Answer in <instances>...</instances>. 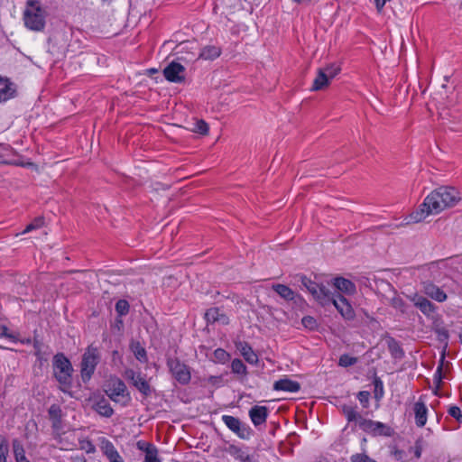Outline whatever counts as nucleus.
Instances as JSON below:
<instances>
[{"instance_id": "54", "label": "nucleus", "mask_w": 462, "mask_h": 462, "mask_svg": "<svg viewBox=\"0 0 462 462\" xmlns=\"http://www.w3.org/2000/svg\"><path fill=\"white\" fill-rule=\"evenodd\" d=\"M392 305L395 309L402 310V308L404 306V302H403V300L401 298H393V301H392Z\"/></svg>"}, {"instance_id": "29", "label": "nucleus", "mask_w": 462, "mask_h": 462, "mask_svg": "<svg viewBox=\"0 0 462 462\" xmlns=\"http://www.w3.org/2000/svg\"><path fill=\"white\" fill-rule=\"evenodd\" d=\"M12 445H13V451H14V455L16 462L20 461L22 459L27 458L25 457V451H24L23 446L19 439H14Z\"/></svg>"}, {"instance_id": "48", "label": "nucleus", "mask_w": 462, "mask_h": 462, "mask_svg": "<svg viewBox=\"0 0 462 462\" xmlns=\"http://www.w3.org/2000/svg\"><path fill=\"white\" fill-rule=\"evenodd\" d=\"M369 396H370V393L366 391H362V392H359L358 393V395H357V398L359 400V402L365 406L366 407L367 403H368V401H369Z\"/></svg>"}, {"instance_id": "17", "label": "nucleus", "mask_w": 462, "mask_h": 462, "mask_svg": "<svg viewBox=\"0 0 462 462\" xmlns=\"http://www.w3.org/2000/svg\"><path fill=\"white\" fill-rule=\"evenodd\" d=\"M205 319L207 322L209 323L219 322L223 325H226L229 322L228 317L218 308L208 309L205 313Z\"/></svg>"}, {"instance_id": "28", "label": "nucleus", "mask_w": 462, "mask_h": 462, "mask_svg": "<svg viewBox=\"0 0 462 462\" xmlns=\"http://www.w3.org/2000/svg\"><path fill=\"white\" fill-rule=\"evenodd\" d=\"M374 431H373V435L374 436H386L390 437L392 435V429L387 426L386 424L380 422V421H374Z\"/></svg>"}, {"instance_id": "5", "label": "nucleus", "mask_w": 462, "mask_h": 462, "mask_svg": "<svg viewBox=\"0 0 462 462\" xmlns=\"http://www.w3.org/2000/svg\"><path fill=\"white\" fill-rule=\"evenodd\" d=\"M106 395L115 402L126 406L131 401L125 383L119 378H110L105 390Z\"/></svg>"}, {"instance_id": "19", "label": "nucleus", "mask_w": 462, "mask_h": 462, "mask_svg": "<svg viewBox=\"0 0 462 462\" xmlns=\"http://www.w3.org/2000/svg\"><path fill=\"white\" fill-rule=\"evenodd\" d=\"M333 284L338 291L337 292L341 291L343 293L352 295L356 291L355 283L343 277L335 278Z\"/></svg>"}, {"instance_id": "16", "label": "nucleus", "mask_w": 462, "mask_h": 462, "mask_svg": "<svg viewBox=\"0 0 462 462\" xmlns=\"http://www.w3.org/2000/svg\"><path fill=\"white\" fill-rule=\"evenodd\" d=\"M273 389L276 391L297 393L300 389V385L298 382L285 377L276 381L273 383Z\"/></svg>"}, {"instance_id": "51", "label": "nucleus", "mask_w": 462, "mask_h": 462, "mask_svg": "<svg viewBox=\"0 0 462 462\" xmlns=\"http://www.w3.org/2000/svg\"><path fill=\"white\" fill-rule=\"evenodd\" d=\"M107 459L110 462H125L123 457L120 456L118 451L115 452L113 455L109 456Z\"/></svg>"}, {"instance_id": "39", "label": "nucleus", "mask_w": 462, "mask_h": 462, "mask_svg": "<svg viewBox=\"0 0 462 462\" xmlns=\"http://www.w3.org/2000/svg\"><path fill=\"white\" fill-rule=\"evenodd\" d=\"M44 225V220L42 217H36L32 223L26 226L22 234L29 233L32 230L39 229L42 227Z\"/></svg>"}, {"instance_id": "10", "label": "nucleus", "mask_w": 462, "mask_h": 462, "mask_svg": "<svg viewBox=\"0 0 462 462\" xmlns=\"http://www.w3.org/2000/svg\"><path fill=\"white\" fill-rule=\"evenodd\" d=\"M329 298V304H333L344 319L352 320L355 318L351 304L339 292H331Z\"/></svg>"}, {"instance_id": "34", "label": "nucleus", "mask_w": 462, "mask_h": 462, "mask_svg": "<svg viewBox=\"0 0 462 462\" xmlns=\"http://www.w3.org/2000/svg\"><path fill=\"white\" fill-rule=\"evenodd\" d=\"M214 361L225 364L230 358V355L223 348H217L213 354Z\"/></svg>"}, {"instance_id": "35", "label": "nucleus", "mask_w": 462, "mask_h": 462, "mask_svg": "<svg viewBox=\"0 0 462 462\" xmlns=\"http://www.w3.org/2000/svg\"><path fill=\"white\" fill-rule=\"evenodd\" d=\"M9 447L6 439L0 436V462H7Z\"/></svg>"}, {"instance_id": "2", "label": "nucleus", "mask_w": 462, "mask_h": 462, "mask_svg": "<svg viewBox=\"0 0 462 462\" xmlns=\"http://www.w3.org/2000/svg\"><path fill=\"white\" fill-rule=\"evenodd\" d=\"M46 11L42 7L37 0H29L26 2L23 13V20L27 29L34 32H42L45 28Z\"/></svg>"}, {"instance_id": "4", "label": "nucleus", "mask_w": 462, "mask_h": 462, "mask_svg": "<svg viewBox=\"0 0 462 462\" xmlns=\"http://www.w3.org/2000/svg\"><path fill=\"white\" fill-rule=\"evenodd\" d=\"M99 361L100 354L97 347L88 346L82 356L80 364V374L84 382L90 380Z\"/></svg>"}, {"instance_id": "12", "label": "nucleus", "mask_w": 462, "mask_h": 462, "mask_svg": "<svg viewBox=\"0 0 462 462\" xmlns=\"http://www.w3.org/2000/svg\"><path fill=\"white\" fill-rule=\"evenodd\" d=\"M163 75L168 81L180 83L185 79V68L180 63L172 61L164 68Z\"/></svg>"}, {"instance_id": "9", "label": "nucleus", "mask_w": 462, "mask_h": 462, "mask_svg": "<svg viewBox=\"0 0 462 462\" xmlns=\"http://www.w3.org/2000/svg\"><path fill=\"white\" fill-rule=\"evenodd\" d=\"M339 70L340 69L334 65L319 69L318 75L313 81L311 90L317 91L327 87L329 84L330 79L335 78Z\"/></svg>"}, {"instance_id": "33", "label": "nucleus", "mask_w": 462, "mask_h": 462, "mask_svg": "<svg viewBox=\"0 0 462 462\" xmlns=\"http://www.w3.org/2000/svg\"><path fill=\"white\" fill-rule=\"evenodd\" d=\"M49 415L51 420L53 421V424L56 425L57 423L60 422L61 419V409L59 405L52 404L49 408Z\"/></svg>"}, {"instance_id": "45", "label": "nucleus", "mask_w": 462, "mask_h": 462, "mask_svg": "<svg viewBox=\"0 0 462 462\" xmlns=\"http://www.w3.org/2000/svg\"><path fill=\"white\" fill-rule=\"evenodd\" d=\"M435 333L437 335L438 340L440 341L441 343H444L447 346L448 339V331L445 328L439 327L435 328Z\"/></svg>"}, {"instance_id": "24", "label": "nucleus", "mask_w": 462, "mask_h": 462, "mask_svg": "<svg viewBox=\"0 0 462 462\" xmlns=\"http://www.w3.org/2000/svg\"><path fill=\"white\" fill-rule=\"evenodd\" d=\"M94 409L98 414L106 418H110L114 413L113 408L111 407L109 402L104 398L98 400L95 403Z\"/></svg>"}, {"instance_id": "41", "label": "nucleus", "mask_w": 462, "mask_h": 462, "mask_svg": "<svg viewBox=\"0 0 462 462\" xmlns=\"http://www.w3.org/2000/svg\"><path fill=\"white\" fill-rule=\"evenodd\" d=\"M301 324L304 328L310 330H315L318 328V322L315 318L311 316H305L301 319Z\"/></svg>"}, {"instance_id": "40", "label": "nucleus", "mask_w": 462, "mask_h": 462, "mask_svg": "<svg viewBox=\"0 0 462 462\" xmlns=\"http://www.w3.org/2000/svg\"><path fill=\"white\" fill-rule=\"evenodd\" d=\"M145 462H162L158 457V449L154 446L151 449H148L144 457Z\"/></svg>"}, {"instance_id": "44", "label": "nucleus", "mask_w": 462, "mask_h": 462, "mask_svg": "<svg viewBox=\"0 0 462 462\" xmlns=\"http://www.w3.org/2000/svg\"><path fill=\"white\" fill-rule=\"evenodd\" d=\"M374 397L376 399H381L383 395V383L382 380L378 377H375L374 380Z\"/></svg>"}, {"instance_id": "22", "label": "nucleus", "mask_w": 462, "mask_h": 462, "mask_svg": "<svg viewBox=\"0 0 462 462\" xmlns=\"http://www.w3.org/2000/svg\"><path fill=\"white\" fill-rule=\"evenodd\" d=\"M228 453L240 462H255L251 455L236 445H230L227 448Z\"/></svg>"}, {"instance_id": "50", "label": "nucleus", "mask_w": 462, "mask_h": 462, "mask_svg": "<svg viewBox=\"0 0 462 462\" xmlns=\"http://www.w3.org/2000/svg\"><path fill=\"white\" fill-rule=\"evenodd\" d=\"M413 449H414V455L417 458H420L421 457V453H422V440L421 439H418L416 442H415V445L413 447Z\"/></svg>"}, {"instance_id": "3", "label": "nucleus", "mask_w": 462, "mask_h": 462, "mask_svg": "<svg viewBox=\"0 0 462 462\" xmlns=\"http://www.w3.org/2000/svg\"><path fill=\"white\" fill-rule=\"evenodd\" d=\"M53 374L60 383V389L67 393L71 387L73 368L70 361L63 355L57 354L52 361Z\"/></svg>"}, {"instance_id": "18", "label": "nucleus", "mask_w": 462, "mask_h": 462, "mask_svg": "<svg viewBox=\"0 0 462 462\" xmlns=\"http://www.w3.org/2000/svg\"><path fill=\"white\" fill-rule=\"evenodd\" d=\"M415 423L418 427H423L427 422L428 409L423 402H417L413 405Z\"/></svg>"}, {"instance_id": "38", "label": "nucleus", "mask_w": 462, "mask_h": 462, "mask_svg": "<svg viewBox=\"0 0 462 462\" xmlns=\"http://www.w3.org/2000/svg\"><path fill=\"white\" fill-rule=\"evenodd\" d=\"M374 420L365 419L364 417H362L361 420L358 423L359 428L369 434H373V431H374Z\"/></svg>"}, {"instance_id": "53", "label": "nucleus", "mask_w": 462, "mask_h": 462, "mask_svg": "<svg viewBox=\"0 0 462 462\" xmlns=\"http://www.w3.org/2000/svg\"><path fill=\"white\" fill-rule=\"evenodd\" d=\"M441 379H442V364H440L437 367V370L434 374V380H436L438 382V383H440Z\"/></svg>"}, {"instance_id": "11", "label": "nucleus", "mask_w": 462, "mask_h": 462, "mask_svg": "<svg viewBox=\"0 0 462 462\" xmlns=\"http://www.w3.org/2000/svg\"><path fill=\"white\" fill-rule=\"evenodd\" d=\"M124 376L129 380L132 384L145 397L151 395L152 387L148 381L142 375L141 373H137L133 369H126Z\"/></svg>"}, {"instance_id": "58", "label": "nucleus", "mask_w": 462, "mask_h": 462, "mask_svg": "<svg viewBox=\"0 0 462 462\" xmlns=\"http://www.w3.org/2000/svg\"><path fill=\"white\" fill-rule=\"evenodd\" d=\"M459 339H460V342L462 344V333H460V335H459Z\"/></svg>"}, {"instance_id": "43", "label": "nucleus", "mask_w": 462, "mask_h": 462, "mask_svg": "<svg viewBox=\"0 0 462 462\" xmlns=\"http://www.w3.org/2000/svg\"><path fill=\"white\" fill-rule=\"evenodd\" d=\"M116 311L120 315H126L129 311V304L125 300H119L116 303Z\"/></svg>"}, {"instance_id": "15", "label": "nucleus", "mask_w": 462, "mask_h": 462, "mask_svg": "<svg viewBox=\"0 0 462 462\" xmlns=\"http://www.w3.org/2000/svg\"><path fill=\"white\" fill-rule=\"evenodd\" d=\"M423 292L438 302H444L447 300V294L432 282L423 284Z\"/></svg>"}, {"instance_id": "49", "label": "nucleus", "mask_w": 462, "mask_h": 462, "mask_svg": "<svg viewBox=\"0 0 462 462\" xmlns=\"http://www.w3.org/2000/svg\"><path fill=\"white\" fill-rule=\"evenodd\" d=\"M2 149H3V147L0 146V150H2ZM0 163L21 165V166H23V167L29 166V165H32V162L23 163V162H18V161L11 162V161L4 159L2 156H0Z\"/></svg>"}, {"instance_id": "27", "label": "nucleus", "mask_w": 462, "mask_h": 462, "mask_svg": "<svg viewBox=\"0 0 462 462\" xmlns=\"http://www.w3.org/2000/svg\"><path fill=\"white\" fill-rule=\"evenodd\" d=\"M343 413L348 422H355L358 425L362 419V415L356 411V407L345 405L343 407Z\"/></svg>"}, {"instance_id": "1", "label": "nucleus", "mask_w": 462, "mask_h": 462, "mask_svg": "<svg viewBox=\"0 0 462 462\" xmlns=\"http://www.w3.org/2000/svg\"><path fill=\"white\" fill-rule=\"evenodd\" d=\"M460 199L459 192L453 187L442 186L431 191L420 208L409 216L407 223H419L430 214H439L453 207Z\"/></svg>"}, {"instance_id": "32", "label": "nucleus", "mask_w": 462, "mask_h": 462, "mask_svg": "<svg viewBox=\"0 0 462 462\" xmlns=\"http://www.w3.org/2000/svg\"><path fill=\"white\" fill-rule=\"evenodd\" d=\"M389 350L394 358L401 359L404 356L402 347L394 339H391L389 342Z\"/></svg>"}, {"instance_id": "37", "label": "nucleus", "mask_w": 462, "mask_h": 462, "mask_svg": "<svg viewBox=\"0 0 462 462\" xmlns=\"http://www.w3.org/2000/svg\"><path fill=\"white\" fill-rule=\"evenodd\" d=\"M374 420L365 419L364 417H362L361 420L358 423L359 428L369 434H373V431H374Z\"/></svg>"}, {"instance_id": "13", "label": "nucleus", "mask_w": 462, "mask_h": 462, "mask_svg": "<svg viewBox=\"0 0 462 462\" xmlns=\"http://www.w3.org/2000/svg\"><path fill=\"white\" fill-rule=\"evenodd\" d=\"M410 300L415 307L420 309V310L428 317L432 315L436 310L435 305L421 295L415 293L410 297Z\"/></svg>"}, {"instance_id": "47", "label": "nucleus", "mask_w": 462, "mask_h": 462, "mask_svg": "<svg viewBox=\"0 0 462 462\" xmlns=\"http://www.w3.org/2000/svg\"><path fill=\"white\" fill-rule=\"evenodd\" d=\"M136 447L139 450H142L143 451L144 453L147 452L148 449H151L152 447H154L153 444L152 443H149V442H146V441H143V440H139L137 443H136Z\"/></svg>"}, {"instance_id": "52", "label": "nucleus", "mask_w": 462, "mask_h": 462, "mask_svg": "<svg viewBox=\"0 0 462 462\" xmlns=\"http://www.w3.org/2000/svg\"><path fill=\"white\" fill-rule=\"evenodd\" d=\"M0 337H5L8 338H13L14 337L8 333V328L6 326L0 324Z\"/></svg>"}, {"instance_id": "46", "label": "nucleus", "mask_w": 462, "mask_h": 462, "mask_svg": "<svg viewBox=\"0 0 462 462\" xmlns=\"http://www.w3.org/2000/svg\"><path fill=\"white\" fill-rule=\"evenodd\" d=\"M448 414L455 418L458 422H462V412L457 406H451L448 411Z\"/></svg>"}, {"instance_id": "56", "label": "nucleus", "mask_w": 462, "mask_h": 462, "mask_svg": "<svg viewBox=\"0 0 462 462\" xmlns=\"http://www.w3.org/2000/svg\"><path fill=\"white\" fill-rule=\"evenodd\" d=\"M208 382L212 384H216L221 382V376H209Z\"/></svg>"}, {"instance_id": "57", "label": "nucleus", "mask_w": 462, "mask_h": 462, "mask_svg": "<svg viewBox=\"0 0 462 462\" xmlns=\"http://www.w3.org/2000/svg\"><path fill=\"white\" fill-rule=\"evenodd\" d=\"M17 462H30V461L27 458H25V459H22V460L17 461Z\"/></svg>"}, {"instance_id": "30", "label": "nucleus", "mask_w": 462, "mask_h": 462, "mask_svg": "<svg viewBox=\"0 0 462 462\" xmlns=\"http://www.w3.org/2000/svg\"><path fill=\"white\" fill-rule=\"evenodd\" d=\"M100 448L106 457L117 451L114 444L106 438L100 439Z\"/></svg>"}, {"instance_id": "36", "label": "nucleus", "mask_w": 462, "mask_h": 462, "mask_svg": "<svg viewBox=\"0 0 462 462\" xmlns=\"http://www.w3.org/2000/svg\"><path fill=\"white\" fill-rule=\"evenodd\" d=\"M357 363V358L351 356L347 354H344L339 357L338 365L342 367H348Z\"/></svg>"}, {"instance_id": "26", "label": "nucleus", "mask_w": 462, "mask_h": 462, "mask_svg": "<svg viewBox=\"0 0 462 462\" xmlns=\"http://www.w3.org/2000/svg\"><path fill=\"white\" fill-rule=\"evenodd\" d=\"M130 348L138 361L141 363H146L148 361L146 350L139 342H132Z\"/></svg>"}, {"instance_id": "25", "label": "nucleus", "mask_w": 462, "mask_h": 462, "mask_svg": "<svg viewBox=\"0 0 462 462\" xmlns=\"http://www.w3.org/2000/svg\"><path fill=\"white\" fill-rule=\"evenodd\" d=\"M273 290L286 300H293L295 298V292L287 285L280 283L273 284Z\"/></svg>"}, {"instance_id": "31", "label": "nucleus", "mask_w": 462, "mask_h": 462, "mask_svg": "<svg viewBox=\"0 0 462 462\" xmlns=\"http://www.w3.org/2000/svg\"><path fill=\"white\" fill-rule=\"evenodd\" d=\"M231 369L234 374H246L247 369L245 365L243 363L242 360L236 358L231 363Z\"/></svg>"}, {"instance_id": "42", "label": "nucleus", "mask_w": 462, "mask_h": 462, "mask_svg": "<svg viewBox=\"0 0 462 462\" xmlns=\"http://www.w3.org/2000/svg\"><path fill=\"white\" fill-rule=\"evenodd\" d=\"M193 131L205 135L208 133V125L204 120H198L194 124Z\"/></svg>"}, {"instance_id": "7", "label": "nucleus", "mask_w": 462, "mask_h": 462, "mask_svg": "<svg viewBox=\"0 0 462 462\" xmlns=\"http://www.w3.org/2000/svg\"><path fill=\"white\" fill-rule=\"evenodd\" d=\"M167 366L171 375L179 383L186 385L190 382L191 374L189 367L178 358H168Z\"/></svg>"}, {"instance_id": "14", "label": "nucleus", "mask_w": 462, "mask_h": 462, "mask_svg": "<svg viewBox=\"0 0 462 462\" xmlns=\"http://www.w3.org/2000/svg\"><path fill=\"white\" fill-rule=\"evenodd\" d=\"M248 414L253 424L257 427L265 423L269 411L265 406L255 405L249 410Z\"/></svg>"}, {"instance_id": "21", "label": "nucleus", "mask_w": 462, "mask_h": 462, "mask_svg": "<svg viewBox=\"0 0 462 462\" xmlns=\"http://www.w3.org/2000/svg\"><path fill=\"white\" fill-rule=\"evenodd\" d=\"M14 92L13 84L7 79L0 77V103L12 98Z\"/></svg>"}, {"instance_id": "23", "label": "nucleus", "mask_w": 462, "mask_h": 462, "mask_svg": "<svg viewBox=\"0 0 462 462\" xmlns=\"http://www.w3.org/2000/svg\"><path fill=\"white\" fill-rule=\"evenodd\" d=\"M237 349L240 351L244 358L250 364L257 362L258 358L252 347L246 342H239L236 344Z\"/></svg>"}, {"instance_id": "8", "label": "nucleus", "mask_w": 462, "mask_h": 462, "mask_svg": "<svg viewBox=\"0 0 462 462\" xmlns=\"http://www.w3.org/2000/svg\"><path fill=\"white\" fill-rule=\"evenodd\" d=\"M221 420L228 430L235 433L239 439L247 440L252 437V429L240 419L231 415H223Z\"/></svg>"}, {"instance_id": "55", "label": "nucleus", "mask_w": 462, "mask_h": 462, "mask_svg": "<svg viewBox=\"0 0 462 462\" xmlns=\"http://www.w3.org/2000/svg\"><path fill=\"white\" fill-rule=\"evenodd\" d=\"M83 448L86 449L87 453H94L96 451L95 446L89 440L86 442V444L83 446Z\"/></svg>"}, {"instance_id": "6", "label": "nucleus", "mask_w": 462, "mask_h": 462, "mask_svg": "<svg viewBox=\"0 0 462 462\" xmlns=\"http://www.w3.org/2000/svg\"><path fill=\"white\" fill-rule=\"evenodd\" d=\"M300 280L302 287H304L313 299L321 306L329 305V298L331 291L323 284H319L305 275H300Z\"/></svg>"}, {"instance_id": "20", "label": "nucleus", "mask_w": 462, "mask_h": 462, "mask_svg": "<svg viewBox=\"0 0 462 462\" xmlns=\"http://www.w3.org/2000/svg\"><path fill=\"white\" fill-rule=\"evenodd\" d=\"M222 50L219 46L217 45H206L201 48L199 59H202L205 60H213L218 58L221 55Z\"/></svg>"}]
</instances>
